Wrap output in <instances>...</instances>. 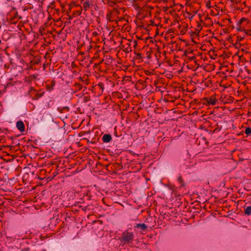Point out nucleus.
Masks as SVG:
<instances>
[{
	"instance_id": "obj_1",
	"label": "nucleus",
	"mask_w": 251,
	"mask_h": 251,
	"mask_svg": "<svg viewBox=\"0 0 251 251\" xmlns=\"http://www.w3.org/2000/svg\"><path fill=\"white\" fill-rule=\"evenodd\" d=\"M134 235L132 232L125 230L121 237V241L125 243L131 242L133 239Z\"/></svg>"
},
{
	"instance_id": "obj_2",
	"label": "nucleus",
	"mask_w": 251,
	"mask_h": 251,
	"mask_svg": "<svg viewBox=\"0 0 251 251\" xmlns=\"http://www.w3.org/2000/svg\"><path fill=\"white\" fill-rule=\"evenodd\" d=\"M16 127L20 132H24L25 126L23 121H19L16 123Z\"/></svg>"
},
{
	"instance_id": "obj_3",
	"label": "nucleus",
	"mask_w": 251,
	"mask_h": 251,
	"mask_svg": "<svg viewBox=\"0 0 251 251\" xmlns=\"http://www.w3.org/2000/svg\"><path fill=\"white\" fill-rule=\"evenodd\" d=\"M111 136L108 134H104L102 137V140L104 143H108L111 140Z\"/></svg>"
},
{
	"instance_id": "obj_4",
	"label": "nucleus",
	"mask_w": 251,
	"mask_h": 251,
	"mask_svg": "<svg viewBox=\"0 0 251 251\" xmlns=\"http://www.w3.org/2000/svg\"><path fill=\"white\" fill-rule=\"evenodd\" d=\"M217 100L214 97H211L209 98H207V102L209 104L215 105L216 103Z\"/></svg>"
},
{
	"instance_id": "obj_5",
	"label": "nucleus",
	"mask_w": 251,
	"mask_h": 251,
	"mask_svg": "<svg viewBox=\"0 0 251 251\" xmlns=\"http://www.w3.org/2000/svg\"><path fill=\"white\" fill-rule=\"evenodd\" d=\"M83 7L84 10L87 11L90 8V3L89 0L85 1L83 3Z\"/></svg>"
},
{
	"instance_id": "obj_6",
	"label": "nucleus",
	"mask_w": 251,
	"mask_h": 251,
	"mask_svg": "<svg viewBox=\"0 0 251 251\" xmlns=\"http://www.w3.org/2000/svg\"><path fill=\"white\" fill-rule=\"evenodd\" d=\"M135 227L140 228L142 230H145L147 228V226L145 224H137Z\"/></svg>"
},
{
	"instance_id": "obj_7",
	"label": "nucleus",
	"mask_w": 251,
	"mask_h": 251,
	"mask_svg": "<svg viewBox=\"0 0 251 251\" xmlns=\"http://www.w3.org/2000/svg\"><path fill=\"white\" fill-rule=\"evenodd\" d=\"M114 14V12H108L106 15L107 20L109 21H111V22L114 21L115 20L113 18H112V15H113Z\"/></svg>"
},
{
	"instance_id": "obj_8",
	"label": "nucleus",
	"mask_w": 251,
	"mask_h": 251,
	"mask_svg": "<svg viewBox=\"0 0 251 251\" xmlns=\"http://www.w3.org/2000/svg\"><path fill=\"white\" fill-rule=\"evenodd\" d=\"M244 213L247 215H251V206H247L245 209Z\"/></svg>"
},
{
	"instance_id": "obj_9",
	"label": "nucleus",
	"mask_w": 251,
	"mask_h": 251,
	"mask_svg": "<svg viewBox=\"0 0 251 251\" xmlns=\"http://www.w3.org/2000/svg\"><path fill=\"white\" fill-rule=\"evenodd\" d=\"M177 180H178V182L179 183V184L181 185V186L182 187H184L185 186L184 181L182 179V177L181 176H179L178 177Z\"/></svg>"
},
{
	"instance_id": "obj_10",
	"label": "nucleus",
	"mask_w": 251,
	"mask_h": 251,
	"mask_svg": "<svg viewBox=\"0 0 251 251\" xmlns=\"http://www.w3.org/2000/svg\"><path fill=\"white\" fill-rule=\"evenodd\" d=\"M243 23L248 24L249 23V20L246 18H242L238 21V24L240 25Z\"/></svg>"
},
{
	"instance_id": "obj_11",
	"label": "nucleus",
	"mask_w": 251,
	"mask_h": 251,
	"mask_svg": "<svg viewBox=\"0 0 251 251\" xmlns=\"http://www.w3.org/2000/svg\"><path fill=\"white\" fill-rule=\"evenodd\" d=\"M245 133L247 135H251V127H246L245 130Z\"/></svg>"
}]
</instances>
